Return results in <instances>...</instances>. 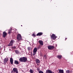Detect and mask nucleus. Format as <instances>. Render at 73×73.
<instances>
[{
	"label": "nucleus",
	"instance_id": "nucleus-25",
	"mask_svg": "<svg viewBox=\"0 0 73 73\" xmlns=\"http://www.w3.org/2000/svg\"><path fill=\"white\" fill-rule=\"evenodd\" d=\"M13 48H14V49H15V48H16V47L14 46Z\"/></svg>",
	"mask_w": 73,
	"mask_h": 73
},
{
	"label": "nucleus",
	"instance_id": "nucleus-5",
	"mask_svg": "<svg viewBox=\"0 0 73 73\" xmlns=\"http://www.w3.org/2000/svg\"><path fill=\"white\" fill-rule=\"evenodd\" d=\"M14 42H15V40H11L9 45H8V46H13Z\"/></svg>",
	"mask_w": 73,
	"mask_h": 73
},
{
	"label": "nucleus",
	"instance_id": "nucleus-7",
	"mask_svg": "<svg viewBox=\"0 0 73 73\" xmlns=\"http://www.w3.org/2000/svg\"><path fill=\"white\" fill-rule=\"evenodd\" d=\"M13 71L15 73H19V72H18V70H17V68H14L13 69Z\"/></svg>",
	"mask_w": 73,
	"mask_h": 73
},
{
	"label": "nucleus",
	"instance_id": "nucleus-1",
	"mask_svg": "<svg viewBox=\"0 0 73 73\" xmlns=\"http://www.w3.org/2000/svg\"><path fill=\"white\" fill-rule=\"evenodd\" d=\"M19 60L21 62H26L27 61V58H25V57H23L22 58H20Z\"/></svg>",
	"mask_w": 73,
	"mask_h": 73
},
{
	"label": "nucleus",
	"instance_id": "nucleus-11",
	"mask_svg": "<svg viewBox=\"0 0 73 73\" xmlns=\"http://www.w3.org/2000/svg\"><path fill=\"white\" fill-rule=\"evenodd\" d=\"M4 62L5 64H6V62L8 61V58H5L4 59Z\"/></svg>",
	"mask_w": 73,
	"mask_h": 73
},
{
	"label": "nucleus",
	"instance_id": "nucleus-9",
	"mask_svg": "<svg viewBox=\"0 0 73 73\" xmlns=\"http://www.w3.org/2000/svg\"><path fill=\"white\" fill-rule=\"evenodd\" d=\"M39 42L41 45H42H42H43V42L41 40H39Z\"/></svg>",
	"mask_w": 73,
	"mask_h": 73
},
{
	"label": "nucleus",
	"instance_id": "nucleus-8",
	"mask_svg": "<svg viewBox=\"0 0 73 73\" xmlns=\"http://www.w3.org/2000/svg\"><path fill=\"white\" fill-rule=\"evenodd\" d=\"M48 49H54V47L53 46H48Z\"/></svg>",
	"mask_w": 73,
	"mask_h": 73
},
{
	"label": "nucleus",
	"instance_id": "nucleus-2",
	"mask_svg": "<svg viewBox=\"0 0 73 73\" xmlns=\"http://www.w3.org/2000/svg\"><path fill=\"white\" fill-rule=\"evenodd\" d=\"M17 40H21L22 39V37L21 35L20 34H18L17 35Z\"/></svg>",
	"mask_w": 73,
	"mask_h": 73
},
{
	"label": "nucleus",
	"instance_id": "nucleus-26",
	"mask_svg": "<svg viewBox=\"0 0 73 73\" xmlns=\"http://www.w3.org/2000/svg\"><path fill=\"white\" fill-rule=\"evenodd\" d=\"M17 51H15V52H16V53H17Z\"/></svg>",
	"mask_w": 73,
	"mask_h": 73
},
{
	"label": "nucleus",
	"instance_id": "nucleus-17",
	"mask_svg": "<svg viewBox=\"0 0 73 73\" xmlns=\"http://www.w3.org/2000/svg\"><path fill=\"white\" fill-rule=\"evenodd\" d=\"M15 63L16 64H19V62L17 60H15Z\"/></svg>",
	"mask_w": 73,
	"mask_h": 73
},
{
	"label": "nucleus",
	"instance_id": "nucleus-21",
	"mask_svg": "<svg viewBox=\"0 0 73 73\" xmlns=\"http://www.w3.org/2000/svg\"><path fill=\"white\" fill-rule=\"evenodd\" d=\"M39 73H44L43 72L41 71H40L39 72Z\"/></svg>",
	"mask_w": 73,
	"mask_h": 73
},
{
	"label": "nucleus",
	"instance_id": "nucleus-15",
	"mask_svg": "<svg viewBox=\"0 0 73 73\" xmlns=\"http://www.w3.org/2000/svg\"><path fill=\"white\" fill-rule=\"evenodd\" d=\"M59 72L60 73H64V70H59Z\"/></svg>",
	"mask_w": 73,
	"mask_h": 73
},
{
	"label": "nucleus",
	"instance_id": "nucleus-6",
	"mask_svg": "<svg viewBox=\"0 0 73 73\" xmlns=\"http://www.w3.org/2000/svg\"><path fill=\"white\" fill-rule=\"evenodd\" d=\"M7 35V33L5 32H4L3 34V36L4 38H5Z\"/></svg>",
	"mask_w": 73,
	"mask_h": 73
},
{
	"label": "nucleus",
	"instance_id": "nucleus-3",
	"mask_svg": "<svg viewBox=\"0 0 73 73\" xmlns=\"http://www.w3.org/2000/svg\"><path fill=\"white\" fill-rule=\"evenodd\" d=\"M57 37L56 36V35L53 34L51 36V39H52L53 40H55Z\"/></svg>",
	"mask_w": 73,
	"mask_h": 73
},
{
	"label": "nucleus",
	"instance_id": "nucleus-4",
	"mask_svg": "<svg viewBox=\"0 0 73 73\" xmlns=\"http://www.w3.org/2000/svg\"><path fill=\"white\" fill-rule=\"evenodd\" d=\"M37 50L38 49L37 47H35L34 49L33 50V56H34V55H35L36 54V52H37Z\"/></svg>",
	"mask_w": 73,
	"mask_h": 73
},
{
	"label": "nucleus",
	"instance_id": "nucleus-27",
	"mask_svg": "<svg viewBox=\"0 0 73 73\" xmlns=\"http://www.w3.org/2000/svg\"><path fill=\"white\" fill-rule=\"evenodd\" d=\"M21 27H23V25H21Z\"/></svg>",
	"mask_w": 73,
	"mask_h": 73
},
{
	"label": "nucleus",
	"instance_id": "nucleus-24",
	"mask_svg": "<svg viewBox=\"0 0 73 73\" xmlns=\"http://www.w3.org/2000/svg\"><path fill=\"white\" fill-rule=\"evenodd\" d=\"M66 39H67V38H66L65 39V40L66 41Z\"/></svg>",
	"mask_w": 73,
	"mask_h": 73
},
{
	"label": "nucleus",
	"instance_id": "nucleus-22",
	"mask_svg": "<svg viewBox=\"0 0 73 73\" xmlns=\"http://www.w3.org/2000/svg\"><path fill=\"white\" fill-rule=\"evenodd\" d=\"M28 50H31V48L30 47H28Z\"/></svg>",
	"mask_w": 73,
	"mask_h": 73
},
{
	"label": "nucleus",
	"instance_id": "nucleus-28",
	"mask_svg": "<svg viewBox=\"0 0 73 73\" xmlns=\"http://www.w3.org/2000/svg\"><path fill=\"white\" fill-rule=\"evenodd\" d=\"M39 48H38V49H39Z\"/></svg>",
	"mask_w": 73,
	"mask_h": 73
},
{
	"label": "nucleus",
	"instance_id": "nucleus-14",
	"mask_svg": "<svg viewBox=\"0 0 73 73\" xmlns=\"http://www.w3.org/2000/svg\"><path fill=\"white\" fill-rule=\"evenodd\" d=\"M43 33H38L36 35V36H41L42 35Z\"/></svg>",
	"mask_w": 73,
	"mask_h": 73
},
{
	"label": "nucleus",
	"instance_id": "nucleus-16",
	"mask_svg": "<svg viewBox=\"0 0 73 73\" xmlns=\"http://www.w3.org/2000/svg\"><path fill=\"white\" fill-rule=\"evenodd\" d=\"M57 57L59 58V59H61L62 58V56L61 55H58L57 56Z\"/></svg>",
	"mask_w": 73,
	"mask_h": 73
},
{
	"label": "nucleus",
	"instance_id": "nucleus-20",
	"mask_svg": "<svg viewBox=\"0 0 73 73\" xmlns=\"http://www.w3.org/2000/svg\"><path fill=\"white\" fill-rule=\"evenodd\" d=\"M66 73H70V71L69 70H67L66 71Z\"/></svg>",
	"mask_w": 73,
	"mask_h": 73
},
{
	"label": "nucleus",
	"instance_id": "nucleus-18",
	"mask_svg": "<svg viewBox=\"0 0 73 73\" xmlns=\"http://www.w3.org/2000/svg\"><path fill=\"white\" fill-rule=\"evenodd\" d=\"M30 72L31 73H33V71L32 69H30Z\"/></svg>",
	"mask_w": 73,
	"mask_h": 73
},
{
	"label": "nucleus",
	"instance_id": "nucleus-23",
	"mask_svg": "<svg viewBox=\"0 0 73 73\" xmlns=\"http://www.w3.org/2000/svg\"><path fill=\"white\" fill-rule=\"evenodd\" d=\"M8 33L9 34H10V33H11V31H9Z\"/></svg>",
	"mask_w": 73,
	"mask_h": 73
},
{
	"label": "nucleus",
	"instance_id": "nucleus-13",
	"mask_svg": "<svg viewBox=\"0 0 73 73\" xmlns=\"http://www.w3.org/2000/svg\"><path fill=\"white\" fill-rule=\"evenodd\" d=\"M36 63L38 64V63H40V61L39 60V59H36Z\"/></svg>",
	"mask_w": 73,
	"mask_h": 73
},
{
	"label": "nucleus",
	"instance_id": "nucleus-10",
	"mask_svg": "<svg viewBox=\"0 0 73 73\" xmlns=\"http://www.w3.org/2000/svg\"><path fill=\"white\" fill-rule=\"evenodd\" d=\"M46 73H52V72L50 70H47L46 71Z\"/></svg>",
	"mask_w": 73,
	"mask_h": 73
},
{
	"label": "nucleus",
	"instance_id": "nucleus-12",
	"mask_svg": "<svg viewBox=\"0 0 73 73\" xmlns=\"http://www.w3.org/2000/svg\"><path fill=\"white\" fill-rule=\"evenodd\" d=\"M10 62L11 64H13V58H10Z\"/></svg>",
	"mask_w": 73,
	"mask_h": 73
},
{
	"label": "nucleus",
	"instance_id": "nucleus-19",
	"mask_svg": "<svg viewBox=\"0 0 73 73\" xmlns=\"http://www.w3.org/2000/svg\"><path fill=\"white\" fill-rule=\"evenodd\" d=\"M32 36H33L34 37H36V34H35V33H34L32 35Z\"/></svg>",
	"mask_w": 73,
	"mask_h": 73
}]
</instances>
